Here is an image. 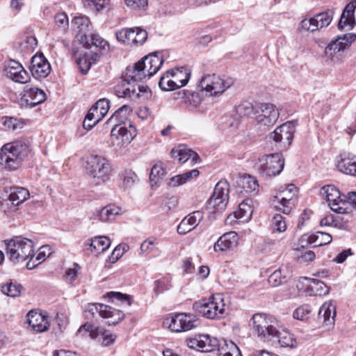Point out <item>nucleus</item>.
Masks as SVG:
<instances>
[{
  "instance_id": "f257e3e1",
  "label": "nucleus",
  "mask_w": 356,
  "mask_h": 356,
  "mask_svg": "<svg viewBox=\"0 0 356 356\" xmlns=\"http://www.w3.org/2000/svg\"><path fill=\"white\" fill-rule=\"evenodd\" d=\"M29 152V146L24 140L8 143L0 149V164L7 170H16L20 168Z\"/></svg>"
},
{
  "instance_id": "f03ea898",
  "label": "nucleus",
  "mask_w": 356,
  "mask_h": 356,
  "mask_svg": "<svg viewBox=\"0 0 356 356\" xmlns=\"http://www.w3.org/2000/svg\"><path fill=\"white\" fill-rule=\"evenodd\" d=\"M6 255L13 264H22L34 255L33 242L26 238L15 236L5 241Z\"/></svg>"
},
{
  "instance_id": "7ed1b4c3",
  "label": "nucleus",
  "mask_w": 356,
  "mask_h": 356,
  "mask_svg": "<svg viewBox=\"0 0 356 356\" xmlns=\"http://www.w3.org/2000/svg\"><path fill=\"white\" fill-rule=\"evenodd\" d=\"M86 170L95 185L107 181L112 171L111 165L108 159L99 155H90L86 162Z\"/></svg>"
},
{
  "instance_id": "20e7f679",
  "label": "nucleus",
  "mask_w": 356,
  "mask_h": 356,
  "mask_svg": "<svg viewBox=\"0 0 356 356\" xmlns=\"http://www.w3.org/2000/svg\"><path fill=\"white\" fill-rule=\"evenodd\" d=\"M128 79L126 74L123 76L121 81L115 87V94L120 98H139L148 99L151 96V90L144 84L138 83Z\"/></svg>"
},
{
  "instance_id": "39448f33",
  "label": "nucleus",
  "mask_w": 356,
  "mask_h": 356,
  "mask_svg": "<svg viewBox=\"0 0 356 356\" xmlns=\"http://www.w3.org/2000/svg\"><path fill=\"white\" fill-rule=\"evenodd\" d=\"M193 309L204 317L215 319L221 317L225 311V304L220 293L212 296L209 299H202L195 302Z\"/></svg>"
},
{
  "instance_id": "423d86ee",
  "label": "nucleus",
  "mask_w": 356,
  "mask_h": 356,
  "mask_svg": "<svg viewBox=\"0 0 356 356\" xmlns=\"http://www.w3.org/2000/svg\"><path fill=\"white\" fill-rule=\"evenodd\" d=\"M234 83L232 78L218 76L216 74H207L202 77L200 86L202 90L209 96H217L222 94Z\"/></svg>"
},
{
  "instance_id": "0eeeda50",
  "label": "nucleus",
  "mask_w": 356,
  "mask_h": 356,
  "mask_svg": "<svg viewBox=\"0 0 356 356\" xmlns=\"http://www.w3.org/2000/svg\"><path fill=\"white\" fill-rule=\"evenodd\" d=\"M253 332L261 339L271 341L276 336L277 329L273 325V321L264 314H255L252 317Z\"/></svg>"
},
{
  "instance_id": "6e6552de",
  "label": "nucleus",
  "mask_w": 356,
  "mask_h": 356,
  "mask_svg": "<svg viewBox=\"0 0 356 356\" xmlns=\"http://www.w3.org/2000/svg\"><path fill=\"white\" fill-rule=\"evenodd\" d=\"M284 165V162L282 155L279 153H275L260 159L258 170L264 176H276L281 172Z\"/></svg>"
},
{
  "instance_id": "1a4fd4ad",
  "label": "nucleus",
  "mask_w": 356,
  "mask_h": 356,
  "mask_svg": "<svg viewBox=\"0 0 356 356\" xmlns=\"http://www.w3.org/2000/svg\"><path fill=\"white\" fill-rule=\"evenodd\" d=\"M296 122H286L277 127L270 134V138L278 148L284 149L289 147L292 143Z\"/></svg>"
},
{
  "instance_id": "9d476101",
  "label": "nucleus",
  "mask_w": 356,
  "mask_h": 356,
  "mask_svg": "<svg viewBox=\"0 0 356 356\" xmlns=\"http://www.w3.org/2000/svg\"><path fill=\"white\" fill-rule=\"evenodd\" d=\"M280 116L276 106L269 103H261L257 105L255 120L258 124L269 127L273 126Z\"/></svg>"
},
{
  "instance_id": "9b49d317",
  "label": "nucleus",
  "mask_w": 356,
  "mask_h": 356,
  "mask_svg": "<svg viewBox=\"0 0 356 356\" xmlns=\"http://www.w3.org/2000/svg\"><path fill=\"white\" fill-rule=\"evenodd\" d=\"M229 184L225 180L218 181L213 190L211 197L208 200V204L218 210L225 208L229 200Z\"/></svg>"
},
{
  "instance_id": "f8f14e48",
  "label": "nucleus",
  "mask_w": 356,
  "mask_h": 356,
  "mask_svg": "<svg viewBox=\"0 0 356 356\" xmlns=\"http://www.w3.org/2000/svg\"><path fill=\"white\" fill-rule=\"evenodd\" d=\"M280 195V201L275 207L276 209L282 211L284 214H289L291 211L294 202L298 197V190L294 184H289L282 187Z\"/></svg>"
},
{
  "instance_id": "ddd939ff",
  "label": "nucleus",
  "mask_w": 356,
  "mask_h": 356,
  "mask_svg": "<svg viewBox=\"0 0 356 356\" xmlns=\"http://www.w3.org/2000/svg\"><path fill=\"white\" fill-rule=\"evenodd\" d=\"M29 69L35 79H41L49 74L51 65L43 54L38 53L32 57Z\"/></svg>"
},
{
  "instance_id": "4468645a",
  "label": "nucleus",
  "mask_w": 356,
  "mask_h": 356,
  "mask_svg": "<svg viewBox=\"0 0 356 356\" xmlns=\"http://www.w3.org/2000/svg\"><path fill=\"white\" fill-rule=\"evenodd\" d=\"M152 69L149 68V65L147 64L145 56L136 63L133 66H128L126 68L125 74L128 79H131L134 81H140L147 76H149V72Z\"/></svg>"
},
{
  "instance_id": "2eb2a0df",
  "label": "nucleus",
  "mask_w": 356,
  "mask_h": 356,
  "mask_svg": "<svg viewBox=\"0 0 356 356\" xmlns=\"http://www.w3.org/2000/svg\"><path fill=\"white\" fill-rule=\"evenodd\" d=\"M27 321L33 330L43 332L49 327V316L38 310H31L27 314Z\"/></svg>"
},
{
  "instance_id": "dca6fc26",
  "label": "nucleus",
  "mask_w": 356,
  "mask_h": 356,
  "mask_svg": "<svg viewBox=\"0 0 356 356\" xmlns=\"http://www.w3.org/2000/svg\"><path fill=\"white\" fill-rule=\"evenodd\" d=\"M46 99V95L43 90L35 88H29L26 86L25 93L21 99L22 106L33 108L42 102Z\"/></svg>"
},
{
  "instance_id": "f3484780",
  "label": "nucleus",
  "mask_w": 356,
  "mask_h": 356,
  "mask_svg": "<svg viewBox=\"0 0 356 356\" xmlns=\"http://www.w3.org/2000/svg\"><path fill=\"white\" fill-rule=\"evenodd\" d=\"M5 71L6 76L15 82L25 83L29 79V73L19 62L14 60L9 62Z\"/></svg>"
},
{
  "instance_id": "a211bd4d",
  "label": "nucleus",
  "mask_w": 356,
  "mask_h": 356,
  "mask_svg": "<svg viewBox=\"0 0 356 356\" xmlns=\"http://www.w3.org/2000/svg\"><path fill=\"white\" fill-rule=\"evenodd\" d=\"M90 22L86 16H77L73 18L72 26L74 30L77 31L76 37L81 43H88V34L90 30Z\"/></svg>"
},
{
  "instance_id": "6ab92c4d",
  "label": "nucleus",
  "mask_w": 356,
  "mask_h": 356,
  "mask_svg": "<svg viewBox=\"0 0 356 356\" xmlns=\"http://www.w3.org/2000/svg\"><path fill=\"white\" fill-rule=\"evenodd\" d=\"M83 330L89 332V335L91 338H97L99 335H102V345L104 346H108L113 343L115 340V336L112 334H107L104 328L100 327H95L90 323H85L81 325L78 332H81Z\"/></svg>"
},
{
  "instance_id": "aec40b11",
  "label": "nucleus",
  "mask_w": 356,
  "mask_h": 356,
  "mask_svg": "<svg viewBox=\"0 0 356 356\" xmlns=\"http://www.w3.org/2000/svg\"><path fill=\"white\" fill-rule=\"evenodd\" d=\"M332 241L330 234L323 232H317L315 234L302 236L300 243L302 247L309 245H314V247L323 246L329 244Z\"/></svg>"
},
{
  "instance_id": "412c9836",
  "label": "nucleus",
  "mask_w": 356,
  "mask_h": 356,
  "mask_svg": "<svg viewBox=\"0 0 356 356\" xmlns=\"http://www.w3.org/2000/svg\"><path fill=\"white\" fill-rule=\"evenodd\" d=\"M330 209L338 213L348 214V208L346 200V195L341 194L339 190L334 191V193L327 200Z\"/></svg>"
},
{
  "instance_id": "4be33fe9",
  "label": "nucleus",
  "mask_w": 356,
  "mask_h": 356,
  "mask_svg": "<svg viewBox=\"0 0 356 356\" xmlns=\"http://www.w3.org/2000/svg\"><path fill=\"white\" fill-rule=\"evenodd\" d=\"M238 236L235 232H229L221 236L214 244L216 252H223L236 248L238 245Z\"/></svg>"
},
{
  "instance_id": "5701e85b",
  "label": "nucleus",
  "mask_w": 356,
  "mask_h": 356,
  "mask_svg": "<svg viewBox=\"0 0 356 356\" xmlns=\"http://www.w3.org/2000/svg\"><path fill=\"white\" fill-rule=\"evenodd\" d=\"M136 130L134 127L129 124L128 129L125 126H120L118 128L115 124L111 130V136L115 137L120 140L122 143H129L133 138L136 136Z\"/></svg>"
},
{
  "instance_id": "b1692460",
  "label": "nucleus",
  "mask_w": 356,
  "mask_h": 356,
  "mask_svg": "<svg viewBox=\"0 0 356 356\" xmlns=\"http://www.w3.org/2000/svg\"><path fill=\"white\" fill-rule=\"evenodd\" d=\"M356 5L353 2L348 3L344 8L340 19L338 22L337 27L339 30H343L345 26H348L352 29L355 24L354 13Z\"/></svg>"
},
{
  "instance_id": "393cba45",
  "label": "nucleus",
  "mask_w": 356,
  "mask_h": 356,
  "mask_svg": "<svg viewBox=\"0 0 356 356\" xmlns=\"http://www.w3.org/2000/svg\"><path fill=\"white\" fill-rule=\"evenodd\" d=\"M337 169L342 173L356 177V157L341 154L337 161Z\"/></svg>"
},
{
  "instance_id": "a878e982",
  "label": "nucleus",
  "mask_w": 356,
  "mask_h": 356,
  "mask_svg": "<svg viewBox=\"0 0 356 356\" xmlns=\"http://www.w3.org/2000/svg\"><path fill=\"white\" fill-rule=\"evenodd\" d=\"M171 156L174 159H178L179 162L186 163L188 160L191 161V163L194 164L199 161L200 157L198 154L186 147H179V149H172L171 150Z\"/></svg>"
},
{
  "instance_id": "bb28decb",
  "label": "nucleus",
  "mask_w": 356,
  "mask_h": 356,
  "mask_svg": "<svg viewBox=\"0 0 356 356\" xmlns=\"http://www.w3.org/2000/svg\"><path fill=\"white\" fill-rule=\"evenodd\" d=\"M236 184L240 193H252L259 187L257 179L249 175H243L238 177Z\"/></svg>"
},
{
  "instance_id": "cd10ccee",
  "label": "nucleus",
  "mask_w": 356,
  "mask_h": 356,
  "mask_svg": "<svg viewBox=\"0 0 356 356\" xmlns=\"http://www.w3.org/2000/svg\"><path fill=\"white\" fill-rule=\"evenodd\" d=\"M335 316L336 308L331 303L325 302L319 309L318 319L322 320L326 326L334 325Z\"/></svg>"
},
{
  "instance_id": "c85d7f7f",
  "label": "nucleus",
  "mask_w": 356,
  "mask_h": 356,
  "mask_svg": "<svg viewBox=\"0 0 356 356\" xmlns=\"http://www.w3.org/2000/svg\"><path fill=\"white\" fill-rule=\"evenodd\" d=\"M102 308L104 309L101 310V316L108 319L106 321L108 325H115L124 318V314L121 310L110 306H102Z\"/></svg>"
},
{
  "instance_id": "c756f323",
  "label": "nucleus",
  "mask_w": 356,
  "mask_h": 356,
  "mask_svg": "<svg viewBox=\"0 0 356 356\" xmlns=\"http://www.w3.org/2000/svg\"><path fill=\"white\" fill-rule=\"evenodd\" d=\"M29 191L23 187L14 186L10 188L8 200L14 206H18L29 197Z\"/></svg>"
},
{
  "instance_id": "7c9ffc66",
  "label": "nucleus",
  "mask_w": 356,
  "mask_h": 356,
  "mask_svg": "<svg viewBox=\"0 0 356 356\" xmlns=\"http://www.w3.org/2000/svg\"><path fill=\"white\" fill-rule=\"evenodd\" d=\"M170 73L172 74L175 84L177 85V88L185 86L188 82L191 76V72L184 67L172 70Z\"/></svg>"
},
{
  "instance_id": "2f4dec72",
  "label": "nucleus",
  "mask_w": 356,
  "mask_h": 356,
  "mask_svg": "<svg viewBox=\"0 0 356 356\" xmlns=\"http://www.w3.org/2000/svg\"><path fill=\"white\" fill-rule=\"evenodd\" d=\"M271 341L277 342L281 347L293 348L296 345V341L293 335L286 330L280 332L277 330L275 337Z\"/></svg>"
},
{
  "instance_id": "473e14b6",
  "label": "nucleus",
  "mask_w": 356,
  "mask_h": 356,
  "mask_svg": "<svg viewBox=\"0 0 356 356\" xmlns=\"http://www.w3.org/2000/svg\"><path fill=\"white\" fill-rule=\"evenodd\" d=\"M199 170L193 169L185 173L176 175L170 179L168 182L169 186L175 187L182 185L191 179L193 177H197L199 175Z\"/></svg>"
},
{
  "instance_id": "72a5a7b5",
  "label": "nucleus",
  "mask_w": 356,
  "mask_h": 356,
  "mask_svg": "<svg viewBox=\"0 0 356 356\" xmlns=\"http://www.w3.org/2000/svg\"><path fill=\"white\" fill-rule=\"evenodd\" d=\"M86 48L95 47L100 50L108 51L109 49V44L104 38L100 37L98 34L90 33L88 34V43H82Z\"/></svg>"
},
{
  "instance_id": "f704fd0d",
  "label": "nucleus",
  "mask_w": 356,
  "mask_h": 356,
  "mask_svg": "<svg viewBox=\"0 0 356 356\" xmlns=\"http://www.w3.org/2000/svg\"><path fill=\"white\" fill-rule=\"evenodd\" d=\"M147 64L149 65V68L152 71L149 72V76H153L160 69L163 63V58L161 53L154 52L145 56Z\"/></svg>"
},
{
  "instance_id": "c9c22d12",
  "label": "nucleus",
  "mask_w": 356,
  "mask_h": 356,
  "mask_svg": "<svg viewBox=\"0 0 356 356\" xmlns=\"http://www.w3.org/2000/svg\"><path fill=\"white\" fill-rule=\"evenodd\" d=\"M90 248H92L97 254L106 250L111 245V241L106 236H97L91 240L88 243Z\"/></svg>"
},
{
  "instance_id": "e433bc0d",
  "label": "nucleus",
  "mask_w": 356,
  "mask_h": 356,
  "mask_svg": "<svg viewBox=\"0 0 356 356\" xmlns=\"http://www.w3.org/2000/svg\"><path fill=\"white\" fill-rule=\"evenodd\" d=\"M268 283L273 286H278L287 282L286 270L280 268L270 274L268 279Z\"/></svg>"
},
{
  "instance_id": "4c0bfd02",
  "label": "nucleus",
  "mask_w": 356,
  "mask_h": 356,
  "mask_svg": "<svg viewBox=\"0 0 356 356\" xmlns=\"http://www.w3.org/2000/svg\"><path fill=\"white\" fill-rule=\"evenodd\" d=\"M252 212L250 206L246 202H243L238 205V209L234 212V218L242 222L248 221L251 218Z\"/></svg>"
},
{
  "instance_id": "58836bf2",
  "label": "nucleus",
  "mask_w": 356,
  "mask_h": 356,
  "mask_svg": "<svg viewBox=\"0 0 356 356\" xmlns=\"http://www.w3.org/2000/svg\"><path fill=\"white\" fill-rule=\"evenodd\" d=\"M165 175L166 171L163 163L161 161H159L155 163L151 169L149 180L151 183L154 182L155 184H156L157 182L159 180H161Z\"/></svg>"
},
{
  "instance_id": "ea45409f",
  "label": "nucleus",
  "mask_w": 356,
  "mask_h": 356,
  "mask_svg": "<svg viewBox=\"0 0 356 356\" xmlns=\"http://www.w3.org/2000/svg\"><path fill=\"white\" fill-rule=\"evenodd\" d=\"M120 209L114 205H108L102 208L98 213L99 220L102 222L111 221L115 219L119 213Z\"/></svg>"
},
{
  "instance_id": "a19ab883",
  "label": "nucleus",
  "mask_w": 356,
  "mask_h": 356,
  "mask_svg": "<svg viewBox=\"0 0 356 356\" xmlns=\"http://www.w3.org/2000/svg\"><path fill=\"white\" fill-rule=\"evenodd\" d=\"M181 314L183 317L181 320V324L183 327L182 332L191 330L200 325V320L198 318H197L195 315L186 313Z\"/></svg>"
},
{
  "instance_id": "79ce46f5",
  "label": "nucleus",
  "mask_w": 356,
  "mask_h": 356,
  "mask_svg": "<svg viewBox=\"0 0 356 356\" xmlns=\"http://www.w3.org/2000/svg\"><path fill=\"white\" fill-rule=\"evenodd\" d=\"M132 112L131 108L128 105H123L116 110L112 116L109 118V121H116L119 124L124 123L127 119L128 115Z\"/></svg>"
},
{
  "instance_id": "37998d69",
  "label": "nucleus",
  "mask_w": 356,
  "mask_h": 356,
  "mask_svg": "<svg viewBox=\"0 0 356 356\" xmlns=\"http://www.w3.org/2000/svg\"><path fill=\"white\" fill-rule=\"evenodd\" d=\"M159 86L162 90L171 91L177 89V85L175 84L170 70L167 71L161 78Z\"/></svg>"
},
{
  "instance_id": "c03bdc74",
  "label": "nucleus",
  "mask_w": 356,
  "mask_h": 356,
  "mask_svg": "<svg viewBox=\"0 0 356 356\" xmlns=\"http://www.w3.org/2000/svg\"><path fill=\"white\" fill-rule=\"evenodd\" d=\"M136 28L123 29L116 33V38L118 41H121L128 44H134V42L136 41L134 38Z\"/></svg>"
},
{
  "instance_id": "a18cd8bd",
  "label": "nucleus",
  "mask_w": 356,
  "mask_h": 356,
  "mask_svg": "<svg viewBox=\"0 0 356 356\" xmlns=\"http://www.w3.org/2000/svg\"><path fill=\"white\" fill-rule=\"evenodd\" d=\"M182 314H175L174 316L166 318L164 321V323L166 325H168L170 330L172 332H182Z\"/></svg>"
},
{
  "instance_id": "49530a36",
  "label": "nucleus",
  "mask_w": 356,
  "mask_h": 356,
  "mask_svg": "<svg viewBox=\"0 0 356 356\" xmlns=\"http://www.w3.org/2000/svg\"><path fill=\"white\" fill-rule=\"evenodd\" d=\"M21 289V284L13 283L12 282H7L1 286V291L3 294L13 298L20 295Z\"/></svg>"
},
{
  "instance_id": "de8ad7c7",
  "label": "nucleus",
  "mask_w": 356,
  "mask_h": 356,
  "mask_svg": "<svg viewBox=\"0 0 356 356\" xmlns=\"http://www.w3.org/2000/svg\"><path fill=\"white\" fill-rule=\"evenodd\" d=\"M110 102L106 98L100 99L92 106V111L99 113V116L103 118L108 111Z\"/></svg>"
},
{
  "instance_id": "09e8293b",
  "label": "nucleus",
  "mask_w": 356,
  "mask_h": 356,
  "mask_svg": "<svg viewBox=\"0 0 356 356\" xmlns=\"http://www.w3.org/2000/svg\"><path fill=\"white\" fill-rule=\"evenodd\" d=\"M300 29L311 32H314L320 29L318 22V20L316 21V15L309 19H304L302 20L300 24Z\"/></svg>"
},
{
  "instance_id": "8fccbe9b",
  "label": "nucleus",
  "mask_w": 356,
  "mask_h": 356,
  "mask_svg": "<svg viewBox=\"0 0 356 356\" xmlns=\"http://www.w3.org/2000/svg\"><path fill=\"white\" fill-rule=\"evenodd\" d=\"M239 348L238 346L232 341H227L226 340H222L220 343V346H219L218 351L219 354L221 355L223 353L227 352H232L234 356L238 355Z\"/></svg>"
},
{
  "instance_id": "3c124183",
  "label": "nucleus",
  "mask_w": 356,
  "mask_h": 356,
  "mask_svg": "<svg viewBox=\"0 0 356 356\" xmlns=\"http://www.w3.org/2000/svg\"><path fill=\"white\" fill-rule=\"evenodd\" d=\"M271 227L273 232H284L286 229L284 218L280 214L275 215L272 219Z\"/></svg>"
},
{
  "instance_id": "603ef678",
  "label": "nucleus",
  "mask_w": 356,
  "mask_h": 356,
  "mask_svg": "<svg viewBox=\"0 0 356 356\" xmlns=\"http://www.w3.org/2000/svg\"><path fill=\"white\" fill-rule=\"evenodd\" d=\"M340 219H337L333 216L330 215L324 217L321 220L320 225L321 226H330L334 225V227H338L341 229L347 230L348 226L346 224H339Z\"/></svg>"
},
{
  "instance_id": "864d4df0",
  "label": "nucleus",
  "mask_w": 356,
  "mask_h": 356,
  "mask_svg": "<svg viewBox=\"0 0 356 356\" xmlns=\"http://www.w3.org/2000/svg\"><path fill=\"white\" fill-rule=\"evenodd\" d=\"M256 108L257 106H254L250 102H245L236 107V113L241 116L249 115L252 113L255 115Z\"/></svg>"
},
{
  "instance_id": "5fc2aeb1",
  "label": "nucleus",
  "mask_w": 356,
  "mask_h": 356,
  "mask_svg": "<svg viewBox=\"0 0 356 356\" xmlns=\"http://www.w3.org/2000/svg\"><path fill=\"white\" fill-rule=\"evenodd\" d=\"M204 337H207V334L199 335L197 337L189 339L188 342V347L193 349H202L204 352L207 342L202 338Z\"/></svg>"
},
{
  "instance_id": "6e6d98bb",
  "label": "nucleus",
  "mask_w": 356,
  "mask_h": 356,
  "mask_svg": "<svg viewBox=\"0 0 356 356\" xmlns=\"http://www.w3.org/2000/svg\"><path fill=\"white\" fill-rule=\"evenodd\" d=\"M85 7L95 9L97 12L102 10L109 2V0H82Z\"/></svg>"
},
{
  "instance_id": "4d7b16f0",
  "label": "nucleus",
  "mask_w": 356,
  "mask_h": 356,
  "mask_svg": "<svg viewBox=\"0 0 356 356\" xmlns=\"http://www.w3.org/2000/svg\"><path fill=\"white\" fill-rule=\"evenodd\" d=\"M204 218L203 212L201 211H195L191 213L184 218L185 220L191 225L193 229L202 221Z\"/></svg>"
},
{
  "instance_id": "13d9d810",
  "label": "nucleus",
  "mask_w": 356,
  "mask_h": 356,
  "mask_svg": "<svg viewBox=\"0 0 356 356\" xmlns=\"http://www.w3.org/2000/svg\"><path fill=\"white\" fill-rule=\"evenodd\" d=\"M106 296L112 301L116 300L121 302L126 303L128 306L131 304V297L127 294H124L120 292L110 291L107 293Z\"/></svg>"
},
{
  "instance_id": "bf43d9fd",
  "label": "nucleus",
  "mask_w": 356,
  "mask_h": 356,
  "mask_svg": "<svg viewBox=\"0 0 356 356\" xmlns=\"http://www.w3.org/2000/svg\"><path fill=\"white\" fill-rule=\"evenodd\" d=\"M332 19V11H326L316 15V21L318 20L320 29L327 26Z\"/></svg>"
},
{
  "instance_id": "052dcab7",
  "label": "nucleus",
  "mask_w": 356,
  "mask_h": 356,
  "mask_svg": "<svg viewBox=\"0 0 356 356\" xmlns=\"http://www.w3.org/2000/svg\"><path fill=\"white\" fill-rule=\"evenodd\" d=\"M122 179L124 187L129 188L138 180V177L134 171L129 170L122 174Z\"/></svg>"
},
{
  "instance_id": "680f3d73",
  "label": "nucleus",
  "mask_w": 356,
  "mask_h": 356,
  "mask_svg": "<svg viewBox=\"0 0 356 356\" xmlns=\"http://www.w3.org/2000/svg\"><path fill=\"white\" fill-rule=\"evenodd\" d=\"M178 95L180 98L184 99L185 102H188L190 104H195L199 102L198 94L195 92L183 90L179 92Z\"/></svg>"
},
{
  "instance_id": "e2e57ef3",
  "label": "nucleus",
  "mask_w": 356,
  "mask_h": 356,
  "mask_svg": "<svg viewBox=\"0 0 356 356\" xmlns=\"http://www.w3.org/2000/svg\"><path fill=\"white\" fill-rule=\"evenodd\" d=\"M343 51L341 45L337 40H332L325 47V54L327 56L332 58L337 52Z\"/></svg>"
},
{
  "instance_id": "0e129e2a",
  "label": "nucleus",
  "mask_w": 356,
  "mask_h": 356,
  "mask_svg": "<svg viewBox=\"0 0 356 356\" xmlns=\"http://www.w3.org/2000/svg\"><path fill=\"white\" fill-rule=\"evenodd\" d=\"M311 312V309L309 305H303L297 308L294 312L293 316V318L305 321L309 318V315Z\"/></svg>"
},
{
  "instance_id": "69168bd1",
  "label": "nucleus",
  "mask_w": 356,
  "mask_h": 356,
  "mask_svg": "<svg viewBox=\"0 0 356 356\" xmlns=\"http://www.w3.org/2000/svg\"><path fill=\"white\" fill-rule=\"evenodd\" d=\"M21 45L24 50H33L38 45V40L35 36L25 35L21 42Z\"/></svg>"
},
{
  "instance_id": "338daca9",
  "label": "nucleus",
  "mask_w": 356,
  "mask_h": 356,
  "mask_svg": "<svg viewBox=\"0 0 356 356\" xmlns=\"http://www.w3.org/2000/svg\"><path fill=\"white\" fill-rule=\"evenodd\" d=\"M80 70L83 74H86L91 67V60L87 54H81L77 60Z\"/></svg>"
},
{
  "instance_id": "774afa93",
  "label": "nucleus",
  "mask_w": 356,
  "mask_h": 356,
  "mask_svg": "<svg viewBox=\"0 0 356 356\" xmlns=\"http://www.w3.org/2000/svg\"><path fill=\"white\" fill-rule=\"evenodd\" d=\"M202 338L204 339L207 342L204 352L209 353L216 350V348H219L221 342L218 339L211 337L208 334L207 337H204Z\"/></svg>"
}]
</instances>
